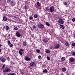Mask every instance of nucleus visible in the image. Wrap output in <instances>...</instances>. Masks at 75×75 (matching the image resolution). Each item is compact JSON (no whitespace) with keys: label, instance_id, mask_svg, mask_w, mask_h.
<instances>
[{"label":"nucleus","instance_id":"nucleus-1","mask_svg":"<svg viewBox=\"0 0 75 75\" xmlns=\"http://www.w3.org/2000/svg\"><path fill=\"white\" fill-rule=\"evenodd\" d=\"M57 22H58V24L59 25H61L62 24H64V21H63L62 19H59L58 21Z\"/></svg>","mask_w":75,"mask_h":75},{"label":"nucleus","instance_id":"nucleus-2","mask_svg":"<svg viewBox=\"0 0 75 75\" xmlns=\"http://www.w3.org/2000/svg\"><path fill=\"white\" fill-rule=\"evenodd\" d=\"M38 28H44V25L42 24V23H39L38 25Z\"/></svg>","mask_w":75,"mask_h":75},{"label":"nucleus","instance_id":"nucleus-3","mask_svg":"<svg viewBox=\"0 0 75 75\" xmlns=\"http://www.w3.org/2000/svg\"><path fill=\"white\" fill-rule=\"evenodd\" d=\"M10 71H11V69L9 68H5L3 70L4 72H10Z\"/></svg>","mask_w":75,"mask_h":75},{"label":"nucleus","instance_id":"nucleus-4","mask_svg":"<svg viewBox=\"0 0 75 75\" xmlns=\"http://www.w3.org/2000/svg\"><path fill=\"white\" fill-rule=\"evenodd\" d=\"M54 7L53 6H52L50 8V11L51 13L54 11Z\"/></svg>","mask_w":75,"mask_h":75},{"label":"nucleus","instance_id":"nucleus-5","mask_svg":"<svg viewBox=\"0 0 75 75\" xmlns=\"http://www.w3.org/2000/svg\"><path fill=\"white\" fill-rule=\"evenodd\" d=\"M35 65H36V62H33L30 64V67H33Z\"/></svg>","mask_w":75,"mask_h":75},{"label":"nucleus","instance_id":"nucleus-6","mask_svg":"<svg viewBox=\"0 0 75 75\" xmlns=\"http://www.w3.org/2000/svg\"><path fill=\"white\" fill-rule=\"evenodd\" d=\"M16 35L17 37H22V35H21L20 33L18 32H16Z\"/></svg>","mask_w":75,"mask_h":75},{"label":"nucleus","instance_id":"nucleus-7","mask_svg":"<svg viewBox=\"0 0 75 75\" xmlns=\"http://www.w3.org/2000/svg\"><path fill=\"white\" fill-rule=\"evenodd\" d=\"M0 60L1 62H2L4 63L5 62V61H6V59L2 57L0 58Z\"/></svg>","mask_w":75,"mask_h":75},{"label":"nucleus","instance_id":"nucleus-8","mask_svg":"<svg viewBox=\"0 0 75 75\" xmlns=\"http://www.w3.org/2000/svg\"><path fill=\"white\" fill-rule=\"evenodd\" d=\"M74 60H75V59L73 57H71L69 59V61H70L71 62H74Z\"/></svg>","mask_w":75,"mask_h":75},{"label":"nucleus","instance_id":"nucleus-9","mask_svg":"<svg viewBox=\"0 0 75 75\" xmlns=\"http://www.w3.org/2000/svg\"><path fill=\"white\" fill-rule=\"evenodd\" d=\"M25 60L26 61H29L31 60V59L29 57H28L26 56L25 57Z\"/></svg>","mask_w":75,"mask_h":75},{"label":"nucleus","instance_id":"nucleus-10","mask_svg":"<svg viewBox=\"0 0 75 75\" xmlns=\"http://www.w3.org/2000/svg\"><path fill=\"white\" fill-rule=\"evenodd\" d=\"M60 47V45L59 44H57L55 46V48L56 49H57L59 48Z\"/></svg>","mask_w":75,"mask_h":75},{"label":"nucleus","instance_id":"nucleus-11","mask_svg":"<svg viewBox=\"0 0 75 75\" xmlns=\"http://www.w3.org/2000/svg\"><path fill=\"white\" fill-rule=\"evenodd\" d=\"M42 41L43 42H44V43H47L48 42V40H46L45 39H43L42 40Z\"/></svg>","mask_w":75,"mask_h":75},{"label":"nucleus","instance_id":"nucleus-12","mask_svg":"<svg viewBox=\"0 0 75 75\" xmlns=\"http://www.w3.org/2000/svg\"><path fill=\"white\" fill-rule=\"evenodd\" d=\"M11 4H12V6H15V4H16V3H14V2L13 1H12L11 2Z\"/></svg>","mask_w":75,"mask_h":75},{"label":"nucleus","instance_id":"nucleus-13","mask_svg":"<svg viewBox=\"0 0 75 75\" xmlns=\"http://www.w3.org/2000/svg\"><path fill=\"white\" fill-rule=\"evenodd\" d=\"M60 27L62 29H64L65 28V26L62 25H60Z\"/></svg>","mask_w":75,"mask_h":75},{"label":"nucleus","instance_id":"nucleus-14","mask_svg":"<svg viewBox=\"0 0 75 75\" xmlns=\"http://www.w3.org/2000/svg\"><path fill=\"white\" fill-rule=\"evenodd\" d=\"M61 60L62 61L64 62L65 60V57H62L61 59Z\"/></svg>","mask_w":75,"mask_h":75},{"label":"nucleus","instance_id":"nucleus-15","mask_svg":"<svg viewBox=\"0 0 75 75\" xmlns=\"http://www.w3.org/2000/svg\"><path fill=\"white\" fill-rule=\"evenodd\" d=\"M46 52L47 54L50 53V51L49 50H46Z\"/></svg>","mask_w":75,"mask_h":75},{"label":"nucleus","instance_id":"nucleus-16","mask_svg":"<svg viewBox=\"0 0 75 75\" xmlns=\"http://www.w3.org/2000/svg\"><path fill=\"white\" fill-rule=\"evenodd\" d=\"M23 45H24V46H26L27 45V42H24L23 43Z\"/></svg>","mask_w":75,"mask_h":75},{"label":"nucleus","instance_id":"nucleus-17","mask_svg":"<svg viewBox=\"0 0 75 75\" xmlns=\"http://www.w3.org/2000/svg\"><path fill=\"white\" fill-rule=\"evenodd\" d=\"M3 19L4 21H6L7 20V18H6V17L4 16L3 18Z\"/></svg>","mask_w":75,"mask_h":75},{"label":"nucleus","instance_id":"nucleus-18","mask_svg":"<svg viewBox=\"0 0 75 75\" xmlns=\"http://www.w3.org/2000/svg\"><path fill=\"white\" fill-rule=\"evenodd\" d=\"M19 54L21 55V57L23 56V53L21 52L20 51H19Z\"/></svg>","mask_w":75,"mask_h":75},{"label":"nucleus","instance_id":"nucleus-19","mask_svg":"<svg viewBox=\"0 0 75 75\" xmlns=\"http://www.w3.org/2000/svg\"><path fill=\"white\" fill-rule=\"evenodd\" d=\"M10 28H9V27L8 26H6V31H8V30H9Z\"/></svg>","mask_w":75,"mask_h":75},{"label":"nucleus","instance_id":"nucleus-20","mask_svg":"<svg viewBox=\"0 0 75 75\" xmlns=\"http://www.w3.org/2000/svg\"><path fill=\"white\" fill-rule=\"evenodd\" d=\"M43 72L45 73H47L48 72V71L46 69H45V70H43Z\"/></svg>","mask_w":75,"mask_h":75},{"label":"nucleus","instance_id":"nucleus-21","mask_svg":"<svg viewBox=\"0 0 75 75\" xmlns=\"http://www.w3.org/2000/svg\"><path fill=\"white\" fill-rule=\"evenodd\" d=\"M34 18H37V17H38V15L37 14H36L34 15Z\"/></svg>","mask_w":75,"mask_h":75},{"label":"nucleus","instance_id":"nucleus-22","mask_svg":"<svg viewBox=\"0 0 75 75\" xmlns=\"http://www.w3.org/2000/svg\"><path fill=\"white\" fill-rule=\"evenodd\" d=\"M62 71H67V69H66L65 68H62Z\"/></svg>","mask_w":75,"mask_h":75},{"label":"nucleus","instance_id":"nucleus-23","mask_svg":"<svg viewBox=\"0 0 75 75\" xmlns=\"http://www.w3.org/2000/svg\"><path fill=\"white\" fill-rule=\"evenodd\" d=\"M46 25H47V26H50V25L49 24V23H48V22H46Z\"/></svg>","mask_w":75,"mask_h":75},{"label":"nucleus","instance_id":"nucleus-24","mask_svg":"<svg viewBox=\"0 0 75 75\" xmlns=\"http://www.w3.org/2000/svg\"><path fill=\"white\" fill-rule=\"evenodd\" d=\"M36 51L38 53H40V50H37Z\"/></svg>","mask_w":75,"mask_h":75},{"label":"nucleus","instance_id":"nucleus-25","mask_svg":"<svg viewBox=\"0 0 75 75\" xmlns=\"http://www.w3.org/2000/svg\"><path fill=\"white\" fill-rule=\"evenodd\" d=\"M63 4L65 6H67V3L66 2H63Z\"/></svg>","mask_w":75,"mask_h":75},{"label":"nucleus","instance_id":"nucleus-26","mask_svg":"<svg viewBox=\"0 0 75 75\" xmlns=\"http://www.w3.org/2000/svg\"><path fill=\"white\" fill-rule=\"evenodd\" d=\"M7 43L8 44V45H9V44H11V43L10 42V41H9V40H8L7 41Z\"/></svg>","mask_w":75,"mask_h":75},{"label":"nucleus","instance_id":"nucleus-27","mask_svg":"<svg viewBox=\"0 0 75 75\" xmlns=\"http://www.w3.org/2000/svg\"><path fill=\"white\" fill-rule=\"evenodd\" d=\"M47 59L48 61L50 60V58L48 56L47 57Z\"/></svg>","mask_w":75,"mask_h":75},{"label":"nucleus","instance_id":"nucleus-28","mask_svg":"<svg viewBox=\"0 0 75 75\" xmlns=\"http://www.w3.org/2000/svg\"><path fill=\"white\" fill-rule=\"evenodd\" d=\"M45 10L47 11H48V10H49L48 8L47 7H46Z\"/></svg>","mask_w":75,"mask_h":75},{"label":"nucleus","instance_id":"nucleus-29","mask_svg":"<svg viewBox=\"0 0 75 75\" xmlns=\"http://www.w3.org/2000/svg\"><path fill=\"white\" fill-rule=\"evenodd\" d=\"M13 19L15 20H18V18L17 17H15L13 18Z\"/></svg>","mask_w":75,"mask_h":75},{"label":"nucleus","instance_id":"nucleus-30","mask_svg":"<svg viewBox=\"0 0 75 75\" xmlns=\"http://www.w3.org/2000/svg\"><path fill=\"white\" fill-rule=\"evenodd\" d=\"M65 45L66 46H69V44L67 42H66L65 43Z\"/></svg>","mask_w":75,"mask_h":75},{"label":"nucleus","instance_id":"nucleus-31","mask_svg":"<svg viewBox=\"0 0 75 75\" xmlns=\"http://www.w3.org/2000/svg\"><path fill=\"white\" fill-rule=\"evenodd\" d=\"M29 20H33V17L30 16L29 18Z\"/></svg>","mask_w":75,"mask_h":75},{"label":"nucleus","instance_id":"nucleus-32","mask_svg":"<svg viewBox=\"0 0 75 75\" xmlns=\"http://www.w3.org/2000/svg\"><path fill=\"white\" fill-rule=\"evenodd\" d=\"M14 30H16L17 31V30H18V28H17V27H16L14 28Z\"/></svg>","mask_w":75,"mask_h":75},{"label":"nucleus","instance_id":"nucleus-33","mask_svg":"<svg viewBox=\"0 0 75 75\" xmlns=\"http://www.w3.org/2000/svg\"><path fill=\"white\" fill-rule=\"evenodd\" d=\"M71 45H72V46H75V43L74 42V43H73L71 44Z\"/></svg>","mask_w":75,"mask_h":75},{"label":"nucleus","instance_id":"nucleus-34","mask_svg":"<svg viewBox=\"0 0 75 75\" xmlns=\"http://www.w3.org/2000/svg\"><path fill=\"white\" fill-rule=\"evenodd\" d=\"M7 2L8 3H11V1L10 0H8Z\"/></svg>","mask_w":75,"mask_h":75},{"label":"nucleus","instance_id":"nucleus-35","mask_svg":"<svg viewBox=\"0 0 75 75\" xmlns=\"http://www.w3.org/2000/svg\"><path fill=\"white\" fill-rule=\"evenodd\" d=\"M43 67L44 68H46V67H47V66L45 64L43 65Z\"/></svg>","mask_w":75,"mask_h":75},{"label":"nucleus","instance_id":"nucleus-36","mask_svg":"<svg viewBox=\"0 0 75 75\" xmlns=\"http://www.w3.org/2000/svg\"><path fill=\"white\" fill-rule=\"evenodd\" d=\"M9 46L10 47H13V45L11 43V44L9 45Z\"/></svg>","mask_w":75,"mask_h":75},{"label":"nucleus","instance_id":"nucleus-37","mask_svg":"<svg viewBox=\"0 0 75 75\" xmlns=\"http://www.w3.org/2000/svg\"><path fill=\"white\" fill-rule=\"evenodd\" d=\"M72 21H73V22H74L75 21V18H73L72 19Z\"/></svg>","mask_w":75,"mask_h":75},{"label":"nucleus","instance_id":"nucleus-38","mask_svg":"<svg viewBox=\"0 0 75 75\" xmlns=\"http://www.w3.org/2000/svg\"><path fill=\"white\" fill-rule=\"evenodd\" d=\"M33 28L34 29V28H36V27L35 26V25H34L33 26Z\"/></svg>","mask_w":75,"mask_h":75},{"label":"nucleus","instance_id":"nucleus-39","mask_svg":"<svg viewBox=\"0 0 75 75\" xmlns=\"http://www.w3.org/2000/svg\"><path fill=\"white\" fill-rule=\"evenodd\" d=\"M72 55H75V52H73Z\"/></svg>","mask_w":75,"mask_h":75},{"label":"nucleus","instance_id":"nucleus-40","mask_svg":"<svg viewBox=\"0 0 75 75\" xmlns=\"http://www.w3.org/2000/svg\"><path fill=\"white\" fill-rule=\"evenodd\" d=\"M20 51H24V50L22 49H20Z\"/></svg>","mask_w":75,"mask_h":75},{"label":"nucleus","instance_id":"nucleus-41","mask_svg":"<svg viewBox=\"0 0 75 75\" xmlns=\"http://www.w3.org/2000/svg\"><path fill=\"white\" fill-rule=\"evenodd\" d=\"M38 58L39 59H40L41 58V56L39 55L38 56Z\"/></svg>","mask_w":75,"mask_h":75},{"label":"nucleus","instance_id":"nucleus-42","mask_svg":"<svg viewBox=\"0 0 75 75\" xmlns=\"http://www.w3.org/2000/svg\"><path fill=\"white\" fill-rule=\"evenodd\" d=\"M7 75H12V73H11L8 74Z\"/></svg>","mask_w":75,"mask_h":75},{"label":"nucleus","instance_id":"nucleus-43","mask_svg":"<svg viewBox=\"0 0 75 75\" xmlns=\"http://www.w3.org/2000/svg\"><path fill=\"white\" fill-rule=\"evenodd\" d=\"M5 67V64L3 65V66H2V68H4Z\"/></svg>","mask_w":75,"mask_h":75},{"label":"nucleus","instance_id":"nucleus-44","mask_svg":"<svg viewBox=\"0 0 75 75\" xmlns=\"http://www.w3.org/2000/svg\"><path fill=\"white\" fill-rule=\"evenodd\" d=\"M12 75H16V73H12Z\"/></svg>","mask_w":75,"mask_h":75},{"label":"nucleus","instance_id":"nucleus-45","mask_svg":"<svg viewBox=\"0 0 75 75\" xmlns=\"http://www.w3.org/2000/svg\"><path fill=\"white\" fill-rule=\"evenodd\" d=\"M37 5H39V4H40V3H39V2H37Z\"/></svg>","mask_w":75,"mask_h":75},{"label":"nucleus","instance_id":"nucleus-46","mask_svg":"<svg viewBox=\"0 0 75 75\" xmlns=\"http://www.w3.org/2000/svg\"><path fill=\"white\" fill-rule=\"evenodd\" d=\"M2 47V45L0 44V47Z\"/></svg>","mask_w":75,"mask_h":75},{"label":"nucleus","instance_id":"nucleus-47","mask_svg":"<svg viewBox=\"0 0 75 75\" xmlns=\"http://www.w3.org/2000/svg\"><path fill=\"white\" fill-rule=\"evenodd\" d=\"M25 9H27V7H26V6H25Z\"/></svg>","mask_w":75,"mask_h":75},{"label":"nucleus","instance_id":"nucleus-48","mask_svg":"<svg viewBox=\"0 0 75 75\" xmlns=\"http://www.w3.org/2000/svg\"><path fill=\"white\" fill-rule=\"evenodd\" d=\"M21 74H22V75H23V74H24V73H23V72H22L21 73Z\"/></svg>","mask_w":75,"mask_h":75},{"label":"nucleus","instance_id":"nucleus-49","mask_svg":"<svg viewBox=\"0 0 75 75\" xmlns=\"http://www.w3.org/2000/svg\"><path fill=\"white\" fill-rule=\"evenodd\" d=\"M1 52V49H0V53Z\"/></svg>","mask_w":75,"mask_h":75},{"label":"nucleus","instance_id":"nucleus-50","mask_svg":"<svg viewBox=\"0 0 75 75\" xmlns=\"http://www.w3.org/2000/svg\"><path fill=\"white\" fill-rule=\"evenodd\" d=\"M13 62H11V64H13Z\"/></svg>","mask_w":75,"mask_h":75},{"label":"nucleus","instance_id":"nucleus-51","mask_svg":"<svg viewBox=\"0 0 75 75\" xmlns=\"http://www.w3.org/2000/svg\"><path fill=\"white\" fill-rule=\"evenodd\" d=\"M14 64H15V63H13V64H12V65H13V64L14 65Z\"/></svg>","mask_w":75,"mask_h":75},{"label":"nucleus","instance_id":"nucleus-52","mask_svg":"<svg viewBox=\"0 0 75 75\" xmlns=\"http://www.w3.org/2000/svg\"><path fill=\"white\" fill-rule=\"evenodd\" d=\"M1 1V0H0V1Z\"/></svg>","mask_w":75,"mask_h":75},{"label":"nucleus","instance_id":"nucleus-53","mask_svg":"<svg viewBox=\"0 0 75 75\" xmlns=\"http://www.w3.org/2000/svg\"><path fill=\"white\" fill-rule=\"evenodd\" d=\"M67 7H68V6H67Z\"/></svg>","mask_w":75,"mask_h":75}]
</instances>
